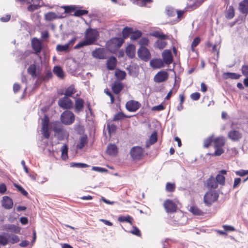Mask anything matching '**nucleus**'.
Returning a JSON list of instances; mask_svg holds the SVG:
<instances>
[{"label": "nucleus", "mask_w": 248, "mask_h": 248, "mask_svg": "<svg viewBox=\"0 0 248 248\" xmlns=\"http://www.w3.org/2000/svg\"><path fill=\"white\" fill-rule=\"evenodd\" d=\"M99 32L96 29L88 28L85 32V40L74 46L75 49L93 44L98 39Z\"/></svg>", "instance_id": "f257e3e1"}, {"label": "nucleus", "mask_w": 248, "mask_h": 248, "mask_svg": "<svg viewBox=\"0 0 248 248\" xmlns=\"http://www.w3.org/2000/svg\"><path fill=\"white\" fill-rule=\"evenodd\" d=\"M213 142L215 149V152L213 155L215 156H219L222 155L224 152L223 149V147L225 144L224 137L223 136L218 137L213 140Z\"/></svg>", "instance_id": "f03ea898"}, {"label": "nucleus", "mask_w": 248, "mask_h": 248, "mask_svg": "<svg viewBox=\"0 0 248 248\" xmlns=\"http://www.w3.org/2000/svg\"><path fill=\"white\" fill-rule=\"evenodd\" d=\"M124 41V39L122 38H112L107 43V47L110 52L114 53L120 47Z\"/></svg>", "instance_id": "7ed1b4c3"}, {"label": "nucleus", "mask_w": 248, "mask_h": 248, "mask_svg": "<svg viewBox=\"0 0 248 248\" xmlns=\"http://www.w3.org/2000/svg\"><path fill=\"white\" fill-rule=\"evenodd\" d=\"M61 122L64 124L70 125L75 121V115L73 113L69 110L62 112L61 116Z\"/></svg>", "instance_id": "20e7f679"}, {"label": "nucleus", "mask_w": 248, "mask_h": 248, "mask_svg": "<svg viewBox=\"0 0 248 248\" xmlns=\"http://www.w3.org/2000/svg\"><path fill=\"white\" fill-rule=\"evenodd\" d=\"M217 194L214 191L207 192L204 196V203L207 205H211L217 200Z\"/></svg>", "instance_id": "39448f33"}, {"label": "nucleus", "mask_w": 248, "mask_h": 248, "mask_svg": "<svg viewBox=\"0 0 248 248\" xmlns=\"http://www.w3.org/2000/svg\"><path fill=\"white\" fill-rule=\"evenodd\" d=\"M58 105L63 109H69L73 106V102L68 97L66 96L59 99Z\"/></svg>", "instance_id": "423d86ee"}, {"label": "nucleus", "mask_w": 248, "mask_h": 248, "mask_svg": "<svg viewBox=\"0 0 248 248\" xmlns=\"http://www.w3.org/2000/svg\"><path fill=\"white\" fill-rule=\"evenodd\" d=\"M139 57L142 60L147 61L151 58L149 50L144 46H140L138 51Z\"/></svg>", "instance_id": "0eeeda50"}, {"label": "nucleus", "mask_w": 248, "mask_h": 248, "mask_svg": "<svg viewBox=\"0 0 248 248\" xmlns=\"http://www.w3.org/2000/svg\"><path fill=\"white\" fill-rule=\"evenodd\" d=\"M169 78L168 73L165 71H160L156 73L154 77V81L161 83L166 81Z\"/></svg>", "instance_id": "6e6552de"}, {"label": "nucleus", "mask_w": 248, "mask_h": 248, "mask_svg": "<svg viewBox=\"0 0 248 248\" xmlns=\"http://www.w3.org/2000/svg\"><path fill=\"white\" fill-rule=\"evenodd\" d=\"M130 154L134 159H139L142 156L143 152L142 148L136 146L133 147L131 149Z\"/></svg>", "instance_id": "1a4fd4ad"}, {"label": "nucleus", "mask_w": 248, "mask_h": 248, "mask_svg": "<svg viewBox=\"0 0 248 248\" xmlns=\"http://www.w3.org/2000/svg\"><path fill=\"white\" fill-rule=\"evenodd\" d=\"M163 62L164 63L169 65L172 63L173 61V57L171 52L170 50H165L162 54Z\"/></svg>", "instance_id": "9d476101"}, {"label": "nucleus", "mask_w": 248, "mask_h": 248, "mask_svg": "<svg viewBox=\"0 0 248 248\" xmlns=\"http://www.w3.org/2000/svg\"><path fill=\"white\" fill-rule=\"evenodd\" d=\"M164 207L167 213H173L176 211L177 206L171 200H166L164 203Z\"/></svg>", "instance_id": "9b49d317"}, {"label": "nucleus", "mask_w": 248, "mask_h": 248, "mask_svg": "<svg viewBox=\"0 0 248 248\" xmlns=\"http://www.w3.org/2000/svg\"><path fill=\"white\" fill-rule=\"evenodd\" d=\"M92 56L96 59H105L107 58L106 51L104 48H98L93 51Z\"/></svg>", "instance_id": "f8f14e48"}, {"label": "nucleus", "mask_w": 248, "mask_h": 248, "mask_svg": "<svg viewBox=\"0 0 248 248\" xmlns=\"http://www.w3.org/2000/svg\"><path fill=\"white\" fill-rule=\"evenodd\" d=\"M140 104L138 102L133 100L128 101L125 105L126 109L131 112H135L140 108Z\"/></svg>", "instance_id": "ddd939ff"}, {"label": "nucleus", "mask_w": 248, "mask_h": 248, "mask_svg": "<svg viewBox=\"0 0 248 248\" xmlns=\"http://www.w3.org/2000/svg\"><path fill=\"white\" fill-rule=\"evenodd\" d=\"M228 136L231 140L236 141L241 139L242 134L238 130H232L228 133Z\"/></svg>", "instance_id": "4468645a"}, {"label": "nucleus", "mask_w": 248, "mask_h": 248, "mask_svg": "<svg viewBox=\"0 0 248 248\" xmlns=\"http://www.w3.org/2000/svg\"><path fill=\"white\" fill-rule=\"evenodd\" d=\"M31 45L33 49L36 53H40L42 50V43L40 40L37 38H33L31 40Z\"/></svg>", "instance_id": "2eb2a0df"}, {"label": "nucleus", "mask_w": 248, "mask_h": 248, "mask_svg": "<svg viewBox=\"0 0 248 248\" xmlns=\"http://www.w3.org/2000/svg\"><path fill=\"white\" fill-rule=\"evenodd\" d=\"M3 207L6 209H10L13 206V200L8 196H4L1 201Z\"/></svg>", "instance_id": "dca6fc26"}, {"label": "nucleus", "mask_w": 248, "mask_h": 248, "mask_svg": "<svg viewBox=\"0 0 248 248\" xmlns=\"http://www.w3.org/2000/svg\"><path fill=\"white\" fill-rule=\"evenodd\" d=\"M150 66L154 69H159L164 66L162 60L160 59H154L150 62Z\"/></svg>", "instance_id": "f3484780"}, {"label": "nucleus", "mask_w": 248, "mask_h": 248, "mask_svg": "<svg viewBox=\"0 0 248 248\" xmlns=\"http://www.w3.org/2000/svg\"><path fill=\"white\" fill-rule=\"evenodd\" d=\"M3 229L7 231H9L16 233H19L21 231V228L14 224H7L3 227Z\"/></svg>", "instance_id": "a211bd4d"}, {"label": "nucleus", "mask_w": 248, "mask_h": 248, "mask_svg": "<svg viewBox=\"0 0 248 248\" xmlns=\"http://www.w3.org/2000/svg\"><path fill=\"white\" fill-rule=\"evenodd\" d=\"M238 9L242 14H248V0H243L240 2Z\"/></svg>", "instance_id": "6ab92c4d"}, {"label": "nucleus", "mask_w": 248, "mask_h": 248, "mask_svg": "<svg viewBox=\"0 0 248 248\" xmlns=\"http://www.w3.org/2000/svg\"><path fill=\"white\" fill-rule=\"evenodd\" d=\"M84 101L81 98H78L75 101V110L76 112L81 111L84 107Z\"/></svg>", "instance_id": "aec40b11"}, {"label": "nucleus", "mask_w": 248, "mask_h": 248, "mask_svg": "<svg viewBox=\"0 0 248 248\" xmlns=\"http://www.w3.org/2000/svg\"><path fill=\"white\" fill-rule=\"evenodd\" d=\"M117 60L114 57H110L107 61V66L109 70H113L116 65Z\"/></svg>", "instance_id": "412c9836"}, {"label": "nucleus", "mask_w": 248, "mask_h": 248, "mask_svg": "<svg viewBox=\"0 0 248 248\" xmlns=\"http://www.w3.org/2000/svg\"><path fill=\"white\" fill-rule=\"evenodd\" d=\"M126 55L131 58H133L135 54V47L133 45H129L126 48Z\"/></svg>", "instance_id": "4be33fe9"}, {"label": "nucleus", "mask_w": 248, "mask_h": 248, "mask_svg": "<svg viewBox=\"0 0 248 248\" xmlns=\"http://www.w3.org/2000/svg\"><path fill=\"white\" fill-rule=\"evenodd\" d=\"M61 17V16H58L56 13L51 12H48L45 15V20L49 21H52Z\"/></svg>", "instance_id": "5701e85b"}, {"label": "nucleus", "mask_w": 248, "mask_h": 248, "mask_svg": "<svg viewBox=\"0 0 248 248\" xmlns=\"http://www.w3.org/2000/svg\"><path fill=\"white\" fill-rule=\"evenodd\" d=\"M207 186L208 187L211 188H217L218 184L216 178L215 179L213 177H211L209 179H208L207 181Z\"/></svg>", "instance_id": "b1692460"}, {"label": "nucleus", "mask_w": 248, "mask_h": 248, "mask_svg": "<svg viewBox=\"0 0 248 248\" xmlns=\"http://www.w3.org/2000/svg\"><path fill=\"white\" fill-rule=\"evenodd\" d=\"M107 153L111 155H114L117 153V148L115 144H109L107 149Z\"/></svg>", "instance_id": "393cba45"}, {"label": "nucleus", "mask_w": 248, "mask_h": 248, "mask_svg": "<svg viewBox=\"0 0 248 248\" xmlns=\"http://www.w3.org/2000/svg\"><path fill=\"white\" fill-rule=\"evenodd\" d=\"M53 72L60 78H64V73L62 68L59 66H56L54 67Z\"/></svg>", "instance_id": "a878e982"}, {"label": "nucleus", "mask_w": 248, "mask_h": 248, "mask_svg": "<svg viewBox=\"0 0 248 248\" xmlns=\"http://www.w3.org/2000/svg\"><path fill=\"white\" fill-rule=\"evenodd\" d=\"M50 126L53 131L56 133V134H57L62 129L61 124L59 122L56 121L51 123L50 124Z\"/></svg>", "instance_id": "bb28decb"}, {"label": "nucleus", "mask_w": 248, "mask_h": 248, "mask_svg": "<svg viewBox=\"0 0 248 248\" xmlns=\"http://www.w3.org/2000/svg\"><path fill=\"white\" fill-rule=\"evenodd\" d=\"M58 138L60 140H62L65 139H67L69 137L68 132L62 129L60 132H59L57 134Z\"/></svg>", "instance_id": "cd10ccee"}, {"label": "nucleus", "mask_w": 248, "mask_h": 248, "mask_svg": "<svg viewBox=\"0 0 248 248\" xmlns=\"http://www.w3.org/2000/svg\"><path fill=\"white\" fill-rule=\"evenodd\" d=\"M8 236V242H10L12 244L17 243L19 241L20 239L17 235L14 234H8L6 235Z\"/></svg>", "instance_id": "c85d7f7f"}, {"label": "nucleus", "mask_w": 248, "mask_h": 248, "mask_svg": "<svg viewBox=\"0 0 248 248\" xmlns=\"http://www.w3.org/2000/svg\"><path fill=\"white\" fill-rule=\"evenodd\" d=\"M166 42L163 39H162L158 40L155 43V46L159 49H162L166 46Z\"/></svg>", "instance_id": "c756f323"}, {"label": "nucleus", "mask_w": 248, "mask_h": 248, "mask_svg": "<svg viewBox=\"0 0 248 248\" xmlns=\"http://www.w3.org/2000/svg\"><path fill=\"white\" fill-rule=\"evenodd\" d=\"M76 92V90L75 89L74 86L72 85L69 86L65 91L64 93V96L69 97L71 96L72 94Z\"/></svg>", "instance_id": "7c9ffc66"}, {"label": "nucleus", "mask_w": 248, "mask_h": 248, "mask_svg": "<svg viewBox=\"0 0 248 248\" xmlns=\"http://www.w3.org/2000/svg\"><path fill=\"white\" fill-rule=\"evenodd\" d=\"M115 75L118 79L122 80L125 78L126 73L124 71L117 69L115 71Z\"/></svg>", "instance_id": "2f4dec72"}, {"label": "nucleus", "mask_w": 248, "mask_h": 248, "mask_svg": "<svg viewBox=\"0 0 248 248\" xmlns=\"http://www.w3.org/2000/svg\"><path fill=\"white\" fill-rule=\"evenodd\" d=\"M123 88V86L120 83H115L112 87L113 92L116 94H118Z\"/></svg>", "instance_id": "473e14b6"}, {"label": "nucleus", "mask_w": 248, "mask_h": 248, "mask_svg": "<svg viewBox=\"0 0 248 248\" xmlns=\"http://www.w3.org/2000/svg\"><path fill=\"white\" fill-rule=\"evenodd\" d=\"M62 155L61 157L63 160H66L68 158V147L66 144H64L61 148Z\"/></svg>", "instance_id": "72a5a7b5"}, {"label": "nucleus", "mask_w": 248, "mask_h": 248, "mask_svg": "<svg viewBox=\"0 0 248 248\" xmlns=\"http://www.w3.org/2000/svg\"><path fill=\"white\" fill-rule=\"evenodd\" d=\"M36 69V65L34 64H31L29 67L28 69V72L32 76V77L35 78L37 77Z\"/></svg>", "instance_id": "f704fd0d"}, {"label": "nucleus", "mask_w": 248, "mask_h": 248, "mask_svg": "<svg viewBox=\"0 0 248 248\" xmlns=\"http://www.w3.org/2000/svg\"><path fill=\"white\" fill-rule=\"evenodd\" d=\"M42 132L43 136L46 139H48L50 136L49 125H42Z\"/></svg>", "instance_id": "c9c22d12"}, {"label": "nucleus", "mask_w": 248, "mask_h": 248, "mask_svg": "<svg viewBox=\"0 0 248 248\" xmlns=\"http://www.w3.org/2000/svg\"><path fill=\"white\" fill-rule=\"evenodd\" d=\"M223 75L226 78L238 79L240 77V75L234 73H225L223 74Z\"/></svg>", "instance_id": "e433bc0d"}, {"label": "nucleus", "mask_w": 248, "mask_h": 248, "mask_svg": "<svg viewBox=\"0 0 248 248\" xmlns=\"http://www.w3.org/2000/svg\"><path fill=\"white\" fill-rule=\"evenodd\" d=\"M87 142V138L86 136L82 137L78 144H77V147L79 149L83 148Z\"/></svg>", "instance_id": "4c0bfd02"}, {"label": "nucleus", "mask_w": 248, "mask_h": 248, "mask_svg": "<svg viewBox=\"0 0 248 248\" xmlns=\"http://www.w3.org/2000/svg\"><path fill=\"white\" fill-rule=\"evenodd\" d=\"M69 48V45L67 44L62 45H58L56 46V50L57 51L59 52H66L68 50Z\"/></svg>", "instance_id": "58836bf2"}, {"label": "nucleus", "mask_w": 248, "mask_h": 248, "mask_svg": "<svg viewBox=\"0 0 248 248\" xmlns=\"http://www.w3.org/2000/svg\"><path fill=\"white\" fill-rule=\"evenodd\" d=\"M133 218L130 216H120L118 217V220L120 222H126L132 224Z\"/></svg>", "instance_id": "ea45409f"}, {"label": "nucleus", "mask_w": 248, "mask_h": 248, "mask_svg": "<svg viewBox=\"0 0 248 248\" xmlns=\"http://www.w3.org/2000/svg\"><path fill=\"white\" fill-rule=\"evenodd\" d=\"M216 179L218 185L219 184L223 186L225 184V178L223 175L221 174H217L216 177Z\"/></svg>", "instance_id": "a19ab883"}, {"label": "nucleus", "mask_w": 248, "mask_h": 248, "mask_svg": "<svg viewBox=\"0 0 248 248\" xmlns=\"http://www.w3.org/2000/svg\"><path fill=\"white\" fill-rule=\"evenodd\" d=\"M189 210L194 215L200 216L202 214V212L199 208L195 206L191 207Z\"/></svg>", "instance_id": "79ce46f5"}, {"label": "nucleus", "mask_w": 248, "mask_h": 248, "mask_svg": "<svg viewBox=\"0 0 248 248\" xmlns=\"http://www.w3.org/2000/svg\"><path fill=\"white\" fill-rule=\"evenodd\" d=\"M133 31V29L131 28L125 27L122 31L124 38H127L130 34H131Z\"/></svg>", "instance_id": "37998d69"}, {"label": "nucleus", "mask_w": 248, "mask_h": 248, "mask_svg": "<svg viewBox=\"0 0 248 248\" xmlns=\"http://www.w3.org/2000/svg\"><path fill=\"white\" fill-rule=\"evenodd\" d=\"M175 185L174 183H167L166 186V190L168 192H172L175 191Z\"/></svg>", "instance_id": "c03bdc74"}, {"label": "nucleus", "mask_w": 248, "mask_h": 248, "mask_svg": "<svg viewBox=\"0 0 248 248\" xmlns=\"http://www.w3.org/2000/svg\"><path fill=\"white\" fill-rule=\"evenodd\" d=\"M7 235V233H4L3 235H0V244L2 246H6L8 243V239L5 237Z\"/></svg>", "instance_id": "a18cd8bd"}, {"label": "nucleus", "mask_w": 248, "mask_h": 248, "mask_svg": "<svg viewBox=\"0 0 248 248\" xmlns=\"http://www.w3.org/2000/svg\"><path fill=\"white\" fill-rule=\"evenodd\" d=\"M142 35L141 32L139 31L133 32L131 34L130 38L132 40H136L139 38Z\"/></svg>", "instance_id": "49530a36"}, {"label": "nucleus", "mask_w": 248, "mask_h": 248, "mask_svg": "<svg viewBox=\"0 0 248 248\" xmlns=\"http://www.w3.org/2000/svg\"><path fill=\"white\" fill-rule=\"evenodd\" d=\"M234 16V10L232 6H230L229 7L226 17L228 18L231 19Z\"/></svg>", "instance_id": "de8ad7c7"}, {"label": "nucleus", "mask_w": 248, "mask_h": 248, "mask_svg": "<svg viewBox=\"0 0 248 248\" xmlns=\"http://www.w3.org/2000/svg\"><path fill=\"white\" fill-rule=\"evenodd\" d=\"M201 41V39L200 37H197L195 38L194 40L193 41L191 47V50L194 52L195 51L194 48L198 45V44L200 43Z\"/></svg>", "instance_id": "09e8293b"}, {"label": "nucleus", "mask_w": 248, "mask_h": 248, "mask_svg": "<svg viewBox=\"0 0 248 248\" xmlns=\"http://www.w3.org/2000/svg\"><path fill=\"white\" fill-rule=\"evenodd\" d=\"M214 136L212 135L211 136L206 139L204 141V147L205 148H207L211 144L212 141H213V138Z\"/></svg>", "instance_id": "8fccbe9b"}, {"label": "nucleus", "mask_w": 248, "mask_h": 248, "mask_svg": "<svg viewBox=\"0 0 248 248\" xmlns=\"http://www.w3.org/2000/svg\"><path fill=\"white\" fill-rule=\"evenodd\" d=\"M125 117L124 114L123 112H119L116 114L114 117L113 120L115 121L121 120Z\"/></svg>", "instance_id": "3c124183"}, {"label": "nucleus", "mask_w": 248, "mask_h": 248, "mask_svg": "<svg viewBox=\"0 0 248 248\" xmlns=\"http://www.w3.org/2000/svg\"><path fill=\"white\" fill-rule=\"evenodd\" d=\"M107 127L110 134L114 133L116 130V126L114 124H108Z\"/></svg>", "instance_id": "603ef678"}, {"label": "nucleus", "mask_w": 248, "mask_h": 248, "mask_svg": "<svg viewBox=\"0 0 248 248\" xmlns=\"http://www.w3.org/2000/svg\"><path fill=\"white\" fill-rule=\"evenodd\" d=\"M157 141V134L155 133H153L150 138L149 142L150 144H153Z\"/></svg>", "instance_id": "864d4df0"}, {"label": "nucleus", "mask_w": 248, "mask_h": 248, "mask_svg": "<svg viewBox=\"0 0 248 248\" xmlns=\"http://www.w3.org/2000/svg\"><path fill=\"white\" fill-rule=\"evenodd\" d=\"M88 13V11L85 10H78L75 12L74 15L77 16H79L86 15Z\"/></svg>", "instance_id": "5fc2aeb1"}, {"label": "nucleus", "mask_w": 248, "mask_h": 248, "mask_svg": "<svg viewBox=\"0 0 248 248\" xmlns=\"http://www.w3.org/2000/svg\"><path fill=\"white\" fill-rule=\"evenodd\" d=\"M228 152L232 156H235L238 153L237 149L235 147L231 148L230 149H228Z\"/></svg>", "instance_id": "6e6d98bb"}, {"label": "nucleus", "mask_w": 248, "mask_h": 248, "mask_svg": "<svg viewBox=\"0 0 248 248\" xmlns=\"http://www.w3.org/2000/svg\"><path fill=\"white\" fill-rule=\"evenodd\" d=\"M40 7L39 4H31L28 7V10L29 11H33L35 10L38 9Z\"/></svg>", "instance_id": "4d7b16f0"}, {"label": "nucleus", "mask_w": 248, "mask_h": 248, "mask_svg": "<svg viewBox=\"0 0 248 248\" xmlns=\"http://www.w3.org/2000/svg\"><path fill=\"white\" fill-rule=\"evenodd\" d=\"M71 166L83 168L88 167V165L86 164L81 163H73L71 164Z\"/></svg>", "instance_id": "13d9d810"}, {"label": "nucleus", "mask_w": 248, "mask_h": 248, "mask_svg": "<svg viewBox=\"0 0 248 248\" xmlns=\"http://www.w3.org/2000/svg\"><path fill=\"white\" fill-rule=\"evenodd\" d=\"M141 46H147L149 43V40L146 38H142L139 42Z\"/></svg>", "instance_id": "bf43d9fd"}, {"label": "nucleus", "mask_w": 248, "mask_h": 248, "mask_svg": "<svg viewBox=\"0 0 248 248\" xmlns=\"http://www.w3.org/2000/svg\"><path fill=\"white\" fill-rule=\"evenodd\" d=\"M15 186L24 196H27L28 195V192L21 186L17 185H15Z\"/></svg>", "instance_id": "052dcab7"}, {"label": "nucleus", "mask_w": 248, "mask_h": 248, "mask_svg": "<svg viewBox=\"0 0 248 248\" xmlns=\"http://www.w3.org/2000/svg\"><path fill=\"white\" fill-rule=\"evenodd\" d=\"M241 70L244 76L248 77V65L242 66Z\"/></svg>", "instance_id": "680f3d73"}, {"label": "nucleus", "mask_w": 248, "mask_h": 248, "mask_svg": "<svg viewBox=\"0 0 248 248\" xmlns=\"http://www.w3.org/2000/svg\"><path fill=\"white\" fill-rule=\"evenodd\" d=\"M190 97L193 100H198L200 97V94L198 92L193 93L190 95Z\"/></svg>", "instance_id": "e2e57ef3"}, {"label": "nucleus", "mask_w": 248, "mask_h": 248, "mask_svg": "<svg viewBox=\"0 0 248 248\" xmlns=\"http://www.w3.org/2000/svg\"><path fill=\"white\" fill-rule=\"evenodd\" d=\"M164 109V106L162 104H160L159 105L153 107L152 108V110L153 111H160L163 110Z\"/></svg>", "instance_id": "0e129e2a"}, {"label": "nucleus", "mask_w": 248, "mask_h": 248, "mask_svg": "<svg viewBox=\"0 0 248 248\" xmlns=\"http://www.w3.org/2000/svg\"><path fill=\"white\" fill-rule=\"evenodd\" d=\"M153 36L159 38L161 39H165L166 37V36L164 34H163L162 33L159 32H155L153 34Z\"/></svg>", "instance_id": "69168bd1"}, {"label": "nucleus", "mask_w": 248, "mask_h": 248, "mask_svg": "<svg viewBox=\"0 0 248 248\" xmlns=\"http://www.w3.org/2000/svg\"><path fill=\"white\" fill-rule=\"evenodd\" d=\"M131 232L132 234L136 235L137 236L140 235V230L136 227H133V229L132 231H131Z\"/></svg>", "instance_id": "338daca9"}, {"label": "nucleus", "mask_w": 248, "mask_h": 248, "mask_svg": "<svg viewBox=\"0 0 248 248\" xmlns=\"http://www.w3.org/2000/svg\"><path fill=\"white\" fill-rule=\"evenodd\" d=\"M49 121L48 117L45 115L42 119V125H49Z\"/></svg>", "instance_id": "774afa93"}]
</instances>
